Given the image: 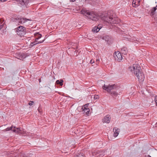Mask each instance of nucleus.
Returning a JSON list of instances; mask_svg holds the SVG:
<instances>
[{
    "label": "nucleus",
    "mask_w": 157,
    "mask_h": 157,
    "mask_svg": "<svg viewBox=\"0 0 157 157\" xmlns=\"http://www.w3.org/2000/svg\"><path fill=\"white\" fill-rule=\"evenodd\" d=\"M81 13L90 20H93L94 19L97 20H115L117 17V15L113 11L101 13L83 9L82 10Z\"/></svg>",
    "instance_id": "f257e3e1"
},
{
    "label": "nucleus",
    "mask_w": 157,
    "mask_h": 157,
    "mask_svg": "<svg viewBox=\"0 0 157 157\" xmlns=\"http://www.w3.org/2000/svg\"><path fill=\"white\" fill-rule=\"evenodd\" d=\"M131 72H133L136 76L139 81H143L144 78V75L140 65L137 64H134L132 66L129 67Z\"/></svg>",
    "instance_id": "f03ea898"
},
{
    "label": "nucleus",
    "mask_w": 157,
    "mask_h": 157,
    "mask_svg": "<svg viewBox=\"0 0 157 157\" xmlns=\"http://www.w3.org/2000/svg\"><path fill=\"white\" fill-rule=\"evenodd\" d=\"M102 89L106 91L114 98H116L118 95V93L116 91L120 88L119 86L115 84H109L108 85H104L102 86Z\"/></svg>",
    "instance_id": "7ed1b4c3"
},
{
    "label": "nucleus",
    "mask_w": 157,
    "mask_h": 157,
    "mask_svg": "<svg viewBox=\"0 0 157 157\" xmlns=\"http://www.w3.org/2000/svg\"><path fill=\"white\" fill-rule=\"evenodd\" d=\"M17 34L20 36H23L25 34V28L23 26H20L15 29Z\"/></svg>",
    "instance_id": "20e7f679"
},
{
    "label": "nucleus",
    "mask_w": 157,
    "mask_h": 157,
    "mask_svg": "<svg viewBox=\"0 0 157 157\" xmlns=\"http://www.w3.org/2000/svg\"><path fill=\"white\" fill-rule=\"evenodd\" d=\"M13 127L12 126L10 127L7 128L5 130V131H9L11 130L14 132H16L19 134H22L21 130V128H17L15 126L13 127Z\"/></svg>",
    "instance_id": "39448f33"
},
{
    "label": "nucleus",
    "mask_w": 157,
    "mask_h": 157,
    "mask_svg": "<svg viewBox=\"0 0 157 157\" xmlns=\"http://www.w3.org/2000/svg\"><path fill=\"white\" fill-rule=\"evenodd\" d=\"M114 57L116 60L119 62L121 60L123 59L121 54L118 52L117 53L115 52V54H114Z\"/></svg>",
    "instance_id": "423d86ee"
},
{
    "label": "nucleus",
    "mask_w": 157,
    "mask_h": 157,
    "mask_svg": "<svg viewBox=\"0 0 157 157\" xmlns=\"http://www.w3.org/2000/svg\"><path fill=\"white\" fill-rule=\"evenodd\" d=\"M103 23L107 25H111L113 26V24H116V20H102Z\"/></svg>",
    "instance_id": "0eeeda50"
},
{
    "label": "nucleus",
    "mask_w": 157,
    "mask_h": 157,
    "mask_svg": "<svg viewBox=\"0 0 157 157\" xmlns=\"http://www.w3.org/2000/svg\"><path fill=\"white\" fill-rule=\"evenodd\" d=\"M17 2L18 4L22 6L25 5L26 6L29 3L28 0H17Z\"/></svg>",
    "instance_id": "6e6552de"
},
{
    "label": "nucleus",
    "mask_w": 157,
    "mask_h": 157,
    "mask_svg": "<svg viewBox=\"0 0 157 157\" xmlns=\"http://www.w3.org/2000/svg\"><path fill=\"white\" fill-rule=\"evenodd\" d=\"M102 39L106 41L108 44L111 43L112 39L111 36H109L106 35L104 36L103 37Z\"/></svg>",
    "instance_id": "1a4fd4ad"
},
{
    "label": "nucleus",
    "mask_w": 157,
    "mask_h": 157,
    "mask_svg": "<svg viewBox=\"0 0 157 157\" xmlns=\"http://www.w3.org/2000/svg\"><path fill=\"white\" fill-rule=\"evenodd\" d=\"M140 0H133L132 5L133 7H136L140 5Z\"/></svg>",
    "instance_id": "9d476101"
},
{
    "label": "nucleus",
    "mask_w": 157,
    "mask_h": 157,
    "mask_svg": "<svg viewBox=\"0 0 157 157\" xmlns=\"http://www.w3.org/2000/svg\"><path fill=\"white\" fill-rule=\"evenodd\" d=\"M110 116L108 115L105 116L102 119L103 122L107 123H109L110 122Z\"/></svg>",
    "instance_id": "9b49d317"
},
{
    "label": "nucleus",
    "mask_w": 157,
    "mask_h": 157,
    "mask_svg": "<svg viewBox=\"0 0 157 157\" xmlns=\"http://www.w3.org/2000/svg\"><path fill=\"white\" fill-rule=\"evenodd\" d=\"M81 109L82 111L84 112V113H86V115H88L89 114L90 110L88 108L82 107Z\"/></svg>",
    "instance_id": "f8f14e48"
},
{
    "label": "nucleus",
    "mask_w": 157,
    "mask_h": 157,
    "mask_svg": "<svg viewBox=\"0 0 157 157\" xmlns=\"http://www.w3.org/2000/svg\"><path fill=\"white\" fill-rule=\"evenodd\" d=\"M34 36H35L36 38L35 39V42H37V40L40 38L42 36V35L40 34L39 33H36L34 34Z\"/></svg>",
    "instance_id": "ddd939ff"
},
{
    "label": "nucleus",
    "mask_w": 157,
    "mask_h": 157,
    "mask_svg": "<svg viewBox=\"0 0 157 157\" xmlns=\"http://www.w3.org/2000/svg\"><path fill=\"white\" fill-rule=\"evenodd\" d=\"M114 129H115V131L114 132V133L113 134V136L114 137H116L119 134L120 130L119 129L117 128L116 127H115L113 128V131Z\"/></svg>",
    "instance_id": "4468645a"
},
{
    "label": "nucleus",
    "mask_w": 157,
    "mask_h": 157,
    "mask_svg": "<svg viewBox=\"0 0 157 157\" xmlns=\"http://www.w3.org/2000/svg\"><path fill=\"white\" fill-rule=\"evenodd\" d=\"M44 40H43L42 41H38V42H35V41L34 42H32L29 45V47L32 48L35 45H36V44H38L41 43L43 42L44 41Z\"/></svg>",
    "instance_id": "2eb2a0df"
},
{
    "label": "nucleus",
    "mask_w": 157,
    "mask_h": 157,
    "mask_svg": "<svg viewBox=\"0 0 157 157\" xmlns=\"http://www.w3.org/2000/svg\"><path fill=\"white\" fill-rule=\"evenodd\" d=\"M121 52L124 55H126L128 52V50L127 48L125 47H123L121 48Z\"/></svg>",
    "instance_id": "dca6fc26"
},
{
    "label": "nucleus",
    "mask_w": 157,
    "mask_h": 157,
    "mask_svg": "<svg viewBox=\"0 0 157 157\" xmlns=\"http://www.w3.org/2000/svg\"><path fill=\"white\" fill-rule=\"evenodd\" d=\"M63 80L62 79H61L60 80H56V83L57 84L61 86H62L63 85Z\"/></svg>",
    "instance_id": "f3484780"
},
{
    "label": "nucleus",
    "mask_w": 157,
    "mask_h": 157,
    "mask_svg": "<svg viewBox=\"0 0 157 157\" xmlns=\"http://www.w3.org/2000/svg\"><path fill=\"white\" fill-rule=\"evenodd\" d=\"M156 10L157 8H156V7H154L152 9L151 12V15L152 16L156 14L155 11Z\"/></svg>",
    "instance_id": "a211bd4d"
},
{
    "label": "nucleus",
    "mask_w": 157,
    "mask_h": 157,
    "mask_svg": "<svg viewBox=\"0 0 157 157\" xmlns=\"http://www.w3.org/2000/svg\"><path fill=\"white\" fill-rule=\"evenodd\" d=\"M100 29L98 28V27L95 26L92 29V31L94 33H97L99 31Z\"/></svg>",
    "instance_id": "6ab92c4d"
},
{
    "label": "nucleus",
    "mask_w": 157,
    "mask_h": 157,
    "mask_svg": "<svg viewBox=\"0 0 157 157\" xmlns=\"http://www.w3.org/2000/svg\"><path fill=\"white\" fill-rule=\"evenodd\" d=\"M82 153H77L74 157H84Z\"/></svg>",
    "instance_id": "aec40b11"
},
{
    "label": "nucleus",
    "mask_w": 157,
    "mask_h": 157,
    "mask_svg": "<svg viewBox=\"0 0 157 157\" xmlns=\"http://www.w3.org/2000/svg\"><path fill=\"white\" fill-rule=\"evenodd\" d=\"M15 20H29V19H27L26 18L22 17H21L18 16L15 18Z\"/></svg>",
    "instance_id": "412c9836"
},
{
    "label": "nucleus",
    "mask_w": 157,
    "mask_h": 157,
    "mask_svg": "<svg viewBox=\"0 0 157 157\" xmlns=\"http://www.w3.org/2000/svg\"><path fill=\"white\" fill-rule=\"evenodd\" d=\"M26 57V54L25 53H21L20 54V57L21 59H24Z\"/></svg>",
    "instance_id": "4be33fe9"
},
{
    "label": "nucleus",
    "mask_w": 157,
    "mask_h": 157,
    "mask_svg": "<svg viewBox=\"0 0 157 157\" xmlns=\"http://www.w3.org/2000/svg\"><path fill=\"white\" fill-rule=\"evenodd\" d=\"M38 112L40 113H41L42 112V109H41V105H39V107H38V109H37Z\"/></svg>",
    "instance_id": "5701e85b"
},
{
    "label": "nucleus",
    "mask_w": 157,
    "mask_h": 157,
    "mask_svg": "<svg viewBox=\"0 0 157 157\" xmlns=\"http://www.w3.org/2000/svg\"><path fill=\"white\" fill-rule=\"evenodd\" d=\"M27 20H20V21H19V23L20 24H22V23H25Z\"/></svg>",
    "instance_id": "b1692460"
},
{
    "label": "nucleus",
    "mask_w": 157,
    "mask_h": 157,
    "mask_svg": "<svg viewBox=\"0 0 157 157\" xmlns=\"http://www.w3.org/2000/svg\"><path fill=\"white\" fill-rule=\"evenodd\" d=\"M99 98L98 95H95L94 96V99H98Z\"/></svg>",
    "instance_id": "393cba45"
},
{
    "label": "nucleus",
    "mask_w": 157,
    "mask_h": 157,
    "mask_svg": "<svg viewBox=\"0 0 157 157\" xmlns=\"http://www.w3.org/2000/svg\"><path fill=\"white\" fill-rule=\"evenodd\" d=\"M102 25L100 24L98 25V26H97L98 28L100 29H101L102 27Z\"/></svg>",
    "instance_id": "a878e982"
},
{
    "label": "nucleus",
    "mask_w": 157,
    "mask_h": 157,
    "mask_svg": "<svg viewBox=\"0 0 157 157\" xmlns=\"http://www.w3.org/2000/svg\"><path fill=\"white\" fill-rule=\"evenodd\" d=\"M152 17L154 18L155 19H157V14L154 15Z\"/></svg>",
    "instance_id": "bb28decb"
},
{
    "label": "nucleus",
    "mask_w": 157,
    "mask_h": 157,
    "mask_svg": "<svg viewBox=\"0 0 157 157\" xmlns=\"http://www.w3.org/2000/svg\"><path fill=\"white\" fill-rule=\"evenodd\" d=\"M155 101L156 103V105L157 106V96L155 97Z\"/></svg>",
    "instance_id": "cd10ccee"
},
{
    "label": "nucleus",
    "mask_w": 157,
    "mask_h": 157,
    "mask_svg": "<svg viewBox=\"0 0 157 157\" xmlns=\"http://www.w3.org/2000/svg\"><path fill=\"white\" fill-rule=\"evenodd\" d=\"M33 101H30L29 103V105H33Z\"/></svg>",
    "instance_id": "c85d7f7f"
},
{
    "label": "nucleus",
    "mask_w": 157,
    "mask_h": 157,
    "mask_svg": "<svg viewBox=\"0 0 157 157\" xmlns=\"http://www.w3.org/2000/svg\"><path fill=\"white\" fill-rule=\"evenodd\" d=\"M94 63V59H92L90 60V63L91 64H93Z\"/></svg>",
    "instance_id": "c756f323"
},
{
    "label": "nucleus",
    "mask_w": 157,
    "mask_h": 157,
    "mask_svg": "<svg viewBox=\"0 0 157 157\" xmlns=\"http://www.w3.org/2000/svg\"><path fill=\"white\" fill-rule=\"evenodd\" d=\"M3 26V25H0V30L2 28Z\"/></svg>",
    "instance_id": "7c9ffc66"
},
{
    "label": "nucleus",
    "mask_w": 157,
    "mask_h": 157,
    "mask_svg": "<svg viewBox=\"0 0 157 157\" xmlns=\"http://www.w3.org/2000/svg\"><path fill=\"white\" fill-rule=\"evenodd\" d=\"M87 105L88 104L85 105L84 106H82V107H85V108H87V107H88Z\"/></svg>",
    "instance_id": "2f4dec72"
},
{
    "label": "nucleus",
    "mask_w": 157,
    "mask_h": 157,
    "mask_svg": "<svg viewBox=\"0 0 157 157\" xmlns=\"http://www.w3.org/2000/svg\"><path fill=\"white\" fill-rule=\"evenodd\" d=\"M7 0H0V1H1L2 2H5Z\"/></svg>",
    "instance_id": "473e14b6"
},
{
    "label": "nucleus",
    "mask_w": 157,
    "mask_h": 157,
    "mask_svg": "<svg viewBox=\"0 0 157 157\" xmlns=\"http://www.w3.org/2000/svg\"><path fill=\"white\" fill-rule=\"evenodd\" d=\"M75 0H70V1L72 2H74L75 1Z\"/></svg>",
    "instance_id": "72a5a7b5"
},
{
    "label": "nucleus",
    "mask_w": 157,
    "mask_h": 157,
    "mask_svg": "<svg viewBox=\"0 0 157 157\" xmlns=\"http://www.w3.org/2000/svg\"><path fill=\"white\" fill-rule=\"evenodd\" d=\"M155 127H157V122L155 124Z\"/></svg>",
    "instance_id": "f704fd0d"
},
{
    "label": "nucleus",
    "mask_w": 157,
    "mask_h": 157,
    "mask_svg": "<svg viewBox=\"0 0 157 157\" xmlns=\"http://www.w3.org/2000/svg\"><path fill=\"white\" fill-rule=\"evenodd\" d=\"M5 20H0V22H3Z\"/></svg>",
    "instance_id": "c9c22d12"
},
{
    "label": "nucleus",
    "mask_w": 157,
    "mask_h": 157,
    "mask_svg": "<svg viewBox=\"0 0 157 157\" xmlns=\"http://www.w3.org/2000/svg\"><path fill=\"white\" fill-rule=\"evenodd\" d=\"M23 157H27L26 156V155H25V154H24L23 155Z\"/></svg>",
    "instance_id": "e433bc0d"
},
{
    "label": "nucleus",
    "mask_w": 157,
    "mask_h": 157,
    "mask_svg": "<svg viewBox=\"0 0 157 157\" xmlns=\"http://www.w3.org/2000/svg\"><path fill=\"white\" fill-rule=\"evenodd\" d=\"M147 157H151V156L150 155H147Z\"/></svg>",
    "instance_id": "4c0bfd02"
},
{
    "label": "nucleus",
    "mask_w": 157,
    "mask_h": 157,
    "mask_svg": "<svg viewBox=\"0 0 157 157\" xmlns=\"http://www.w3.org/2000/svg\"><path fill=\"white\" fill-rule=\"evenodd\" d=\"M39 82H40V81H41V80H40V79H39Z\"/></svg>",
    "instance_id": "58836bf2"
},
{
    "label": "nucleus",
    "mask_w": 157,
    "mask_h": 157,
    "mask_svg": "<svg viewBox=\"0 0 157 157\" xmlns=\"http://www.w3.org/2000/svg\"><path fill=\"white\" fill-rule=\"evenodd\" d=\"M79 107H78L77 109H78H78H79Z\"/></svg>",
    "instance_id": "ea45409f"
},
{
    "label": "nucleus",
    "mask_w": 157,
    "mask_h": 157,
    "mask_svg": "<svg viewBox=\"0 0 157 157\" xmlns=\"http://www.w3.org/2000/svg\"><path fill=\"white\" fill-rule=\"evenodd\" d=\"M155 7H156V8H157V5Z\"/></svg>",
    "instance_id": "a19ab883"
},
{
    "label": "nucleus",
    "mask_w": 157,
    "mask_h": 157,
    "mask_svg": "<svg viewBox=\"0 0 157 157\" xmlns=\"http://www.w3.org/2000/svg\"><path fill=\"white\" fill-rule=\"evenodd\" d=\"M118 21H121V20H118Z\"/></svg>",
    "instance_id": "79ce46f5"
},
{
    "label": "nucleus",
    "mask_w": 157,
    "mask_h": 157,
    "mask_svg": "<svg viewBox=\"0 0 157 157\" xmlns=\"http://www.w3.org/2000/svg\"><path fill=\"white\" fill-rule=\"evenodd\" d=\"M0 20H1V18H0Z\"/></svg>",
    "instance_id": "37998d69"
}]
</instances>
